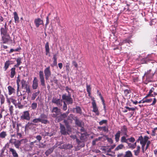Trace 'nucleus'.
I'll return each mask as SVG.
<instances>
[{
  "instance_id": "f257e3e1",
  "label": "nucleus",
  "mask_w": 157,
  "mask_h": 157,
  "mask_svg": "<svg viewBox=\"0 0 157 157\" xmlns=\"http://www.w3.org/2000/svg\"><path fill=\"white\" fill-rule=\"evenodd\" d=\"M25 98L26 96L25 94L18 96L17 103L18 104V107L19 108H21L23 105L27 104V102L24 101Z\"/></svg>"
},
{
  "instance_id": "f03ea898",
  "label": "nucleus",
  "mask_w": 157,
  "mask_h": 157,
  "mask_svg": "<svg viewBox=\"0 0 157 157\" xmlns=\"http://www.w3.org/2000/svg\"><path fill=\"white\" fill-rule=\"evenodd\" d=\"M155 73V72L152 71L151 69H149L145 72L143 78L145 77L147 81L151 82Z\"/></svg>"
},
{
  "instance_id": "7ed1b4c3",
  "label": "nucleus",
  "mask_w": 157,
  "mask_h": 157,
  "mask_svg": "<svg viewBox=\"0 0 157 157\" xmlns=\"http://www.w3.org/2000/svg\"><path fill=\"white\" fill-rule=\"evenodd\" d=\"M21 86L22 88L25 89L26 92L28 94L31 92V90L30 88V86L29 84V82H26V80L24 79L21 80Z\"/></svg>"
},
{
  "instance_id": "20e7f679",
  "label": "nucleus",
  "mask_w": 157,
  "mask_h": 157,
  "mask_svg": "<svg viewBox=\"0 0 157 157\" xmlns=\"http://www.w3.org/2000/svg\"><path fill=\"white\" fill-rule=\"evenodd\" d=\"M60 128L61 134L64 135L68 134V132L71 131V128L69 125H67V129H66L65 126L61 124H60Z\"/></svg>"
},
{
  "instance_id": "39448f33",
  "label": "nucleus",
  "mask_w": 157,
  "mask_h": 157,
  "mask_svg": "<svg viewBox=\"0 0 157 157\" xmlns=\"http://www.w3.org/2000/svg\"><path fill=\"white\" fill-rule=\"evenodd\" d=\"M13 140L11 139L10 140V142L11 143H13L15 147L17 149L19 148V147L21 145V142H24V143H26L27 141L26 139H22L20 140H17V141H13Z\"/></svg>"
},
{
  "instance_id": "423d86ee",
  "label": "nucleus",
  "mask_w": 157,
  "mask_h": 157,
  "mask_svg": "<svg viewBox=\"0 0 157 157\" xmlns=\"http://www.w3.org/2000/svg\"><path fill=\"white\" fill-rule=\"evenodd\" d=\"M62 99L65 101L68 104H72L73 103V100L71 97V95H68L66 94H64L62 96Z\"/></svg>"
},
{
  "instance_id": "0eeeda50",
  "label": "nucleus",
  "mask_w": 157,
  "mask_h": 157,
  "mask_svg": "<svg viewBox=\"0 0 157 157\" xmlns=\"http://www.w3.org/2000/svg\"><path fill=\"white\" fill-rule=\"evenodd\" d=\"M21 119L22 120H26L27 121L30 120V117L29 111H24L22 115L21 116Z\"/></svg>"
},
{
  "instance_id": "6e6552de",
  "label": "nucleus",
  "mask_w": 157,
  "mask_h": 157,
  "mask_svg": "<svg viewBox=\"0 0 157 157\" xmlns=\"http://www.w3.org/2000/svg\"><path fill=\"white\" fill-rule=\"evenodd\" d=\"M92 104L93 108V111L95 113L96 115H98L99 114V113L98 111V108L97 106L95 100H94V98H93L92 99Z\"/></svg>"
},
{
  "instance_id": "1a4fd4ad",
  "label": "nucleus",
  "mask_w": 157,
  "mask_h": 157,
  "mask_svg": "<svg viewBox=\"0 0 157 157\" xmlns=\"http://www.w3.org/2000/svg\"><path fill=\"white\" fill-rule=\"evenodd\" d=\"M44 74L45 76V79L48 80L49 77L51 76V73L50 70V68L49 66L46 68L44 71Z\"/></svg>"
},
{
  "instance_id": "9d476101",
  "label": "nucleus",
  "mask_w": 157,
  "mask_h": 157,
  "mask_svg": "<svg viewBox=\"0 0 157 157\" xmlns=\"http://www.w3.org/2000/svg\"><path fill=\"white\" fill-rule=\"evenodd\" d=\"M39 118L40 120V122L42 123L46 124L49 123V121L46 119L47 118V116L44 114H41L40 115Z\"/></svg>"
},
{
  "instance_id": "9b49d317",
  "label": "nucleus",
  "mask_w": 157,
  "mask_h": 157,
  "mask_svg": "<svg viewBox=\"0 0 157 157\" xmlns=\"http://www.w3.org/2000/svg\"><path fill=\"white\" fill-rule=\"evenodd\" d=\"M39 76L40 79L41 84L43 86H45L44 77L43 71H40L39 72Z\"/></svg>"
},
{
  "instance_id": "f8f14e48",
  "label": "nucleus",
  "mask_w": 157,
  "mask_h": 157,
  "mask_svg": "<svg viewBox=\"0 0 157 157\" xmlns=\"http://www.w3.org/2000/svg\"><path fill=\"white\" fill-rule=\"evenodd\" d=\"M53 103L56 104L57 106H61L62 105V101L60 99L53 98L52 100Z\"/></svg>"
},
{
  "instance_id": "ddd939ff",
  "label": "nucleus",
  "mask_w": 157,
  "mask_h": 157,
  "mask_svg": "<svg viewBox=\"0 0 157 157\" xmlns=\"http://www.w3.org/2000/svg\"><path fill=\"white\" fill-rule=\"evenodd\" d=\"M52 113H55L53 114V117H56L58 115L60 114V110L57 107L53 108L52 110Z\"/></svg>"
},
{
  "instance_id": "4468645a",
  "label": "nucleus",
  "mask_w": 157,
  "mask_h": 157,
  "mask_svg": "<svg viewBox=\"0 0 157 157\" xmlns=\"http://www.w3.org/2000/svg\"><path fill=\"white\" fill-rule=\"evenodd\" d=\"M2 40L4 44L7 43L10 39V36L9 34L1 36Z\"/></svg>"
},
{
  "instance_id": "2eb2a0df",
  "label": "nucleus",
  "mask_w": 157,
  "mask_h": 157,
  "mask_svg": "<svg viewBox=\"0 0 157 157\" xmlns=\"http://www.w3.org/2000/svg\"><path fill=\"white\" fill-rule=\"evenodd\" d=\"M38 85V81L36 77H35L33 80V84L32 85V87L33 90L36 89Z\"/></svg>"
},
{
  "instance_id": "dca6fc26",
  "label": "nucleus",
  "mask_w": 157,
  "mask_h": 157,
  "mask_svg": "<svg viewBox=\"0 0 157 157\" xmlns=\"http://www.w3.org/2000/svg\"><path fill=\"white\" fill-rule=\"evenodd\" d=\"M121 132L122 134L124 135L126 137L128 136V135L127 134V128L126 126L124 125L122 127H121Z\"/></svg>"
},
{
  "instance_id": "f3484780",
  "label": "nucleus",
  "mask_w": 157,
  "mask_h": 157,
  "mask_svg": "<svg viewBox=\"0 0 157 157\" xmlns=\"http://www.w3.org/2000/svg\"><path fill=\"white\" fill-rule=\"evenodd\" d=\"M34 23L36 27L37 28L39 27L40 25L43 24V21L40 18H38L35 20Z\"/></svg>"
},
{
  "instance_id": "a211bd4d",
  "label": "nucleus",
  "mask_w": 157,
  "mask_h": 157,
  "mask_svg": "<svg viewBox=\"0 0 157 157\" xmlns=\"http://www.w3.org/2000/svg\"><path fill=\"white\" fill-rule=\"evenodd\" d=\"M9 150L10 152L12 153L13 157H18V155L15 150L12 148H10Z\"/></svg>"
},
{
  "instance_id": "6ab92c4d",
  "label": "nucleus",
  "mask_w": 157,
  "mask_h": 157,
  "mask_svg": "<svg viewBox=\"0 0 157 157\" xmlns=\"http://www.w3.org/2000/svg\"><path fill=\"white\" fill-rule=\"evenodd\" d=\"M141 141H140V144H146L147 141L149 139L148 136H145L144 138L141 136Z\"/></svg>"
},
{
  "instance_id": "aec40b11",
  "label": "nucleus",
  "mask_w": 157,
  "mask_h": 157,
  "mask_svg": "<svg viewBox=\"0 0 157 157\" xmlns=\"http://www.w3.org/2000/svg\"><path fill=\"white\" fill-rule=\"evenodd\" d=\"M8 30V28H3V27L1 28L0 29L1 36L8 34L7 33Z\"/></svg>"
},
{
  "instance_id": "412c9836",
  "label": "nucleus",
  "mask_w": 157,
  "mask_h": 157,
  "mask_svg": "<svg viewBox=\"0 0 157 157\" xmlns=\"http://www.w3.org/2000/svg\"><path fill=\"white\" fill-rule=\"evenodd\" d=\"M16 73V69L15 67L12 68L10 70V77L11 78H13Z\"/></svg>"
},
{
  "instance_id": "4be33fe9",
  "label": "nucleus",
  "mask_w": 157,
  "mask_h": 157,
  "mask_svg": "<svg viewBox=\"0 0 157 157\" xmlns=\"http://www.w3.org/2000/svg\"><path fill=\"white\" fill-rule=\"evenodd\" d=\"M156 91H157V90L154 87H152L150 90L148 94L147 95L146 97H153V94H152V93Z\"/></svg>"
},
{
  "instance_id": "5701e85b",
  "label": "nucleus",
  "mask_w": 157,
  "mask_h": 157,
  "mask_svg": "<svg viewBox=\"0 0 157 157\" xmlns=\"http://www.w3.org/2000/svg\"><path fill=\"white\" fill-rule=\"evenodd\" d=\"M75 122L76 124L80 127H83L84 126V124L81 121H79L77 118H75Z\"/></svg>"
},
{
  "instance_id": "b1692460",
  "label": "nucleus",
  "mask_w": 157,
  "mask_h": 157,
  "mask_svg": "<svg viewBox=\"0 0 157 157\" xmlns=\"http://www.w3.org/2000/svg\"><path fill=\"white\" fill-rule=\"evenodd\" d=\"M121 132L120 131H118L117 132L115 135V140L116 142H118L119 140V138L120 136Z\"/></svg>"
},
{
  "instance_id": "393cba45",
  "label": "nucleus",
  "mask_w": 157,
  "mask_h": 157,
  "mask_svg": "<svg viewBox=\"0 0 157 157\" xmlns=\"http://www.w3.org/2000/svg\"><path fill=\"white\" fill-rule=\"evenodd\" d=\"M11 61L8 60L6 61V62L5 63L4 67V69L5 71H6L7 70L9 66L11 64Z\"/></svg>"
},
{
  "instance_id": "a878e982",
  "label": "nucleus",
  "mask_w": 157,
  "mask_h": 157,
  "mask_svg": "<svg viewBox=\"0 0 157 157\" xmlns=\"http://www.w3.org/2000/svg\"><path fill=\"white\" fill-rule=\"evenodd\" d=\"M140 147L139 146H138L136 147V150H134L133 152L134 153V155L136 156H138L140 153Z\"/></svg>"
},
{
  "instance_id": "bb28decb",
  "label": "nucleus",
  "mask_w": 157,
  "mask_h": 157,
  "mask_svg": "<svg viewBox=\"0 0 157 157\" xmlns=\"http://www.w3.org/2000/svg\"><path fill=\"white\" fill-rule=\"evenodd\" d=\"M9 92V94L11 95L15 92V89L10 86H9L8 87Z\"/></svg>"
},
{
  "instance_id": "cd10ccee",
  "label": "nucleus",
  "mask_w": 157,
  "mask_h": 157,
  "mask_svg": "<svg viewBox=\"0 0 157 157\" xmlns=\"http://www.w3.org/2000/svg\"><path fill=\"white\" fill-rule=\"evenodd\" d=\"M15 23H18L19 22V17L17 15L16 12H15L13 13Z\"/></svg>"
},
{
  "instance_id": "c85d7f7f",
  "label": "nucleus",
  "mask_w": 157,
  "mask_h": 157,
  "mask_svg": "<svg viewBox=\"0 0 157 157\" xmlns=\"http://www.w3.org/2000/svg\"><path fill=\"white\" fill-rule=\"evenodd\" d=\"M124 157H132V154L130 151H128L125 152Z\"/></svg>"
},
{
  "instance_id": "c756f323",
  "label": "nucleus",
  "mask_w": 157,
  "mask_h": 157,
  "mask_svg": "<svg viewBox=\"0 0 157 157\" xmlns=\"http://www.w3.org/2000/svg\"><path fill=\"white\" fill-rule=\"evenodd\" d=\"M40 93V91H38L37 92L34 93L32 94V97H31V100H34L36 98V97Z\"/></svg>"
},
{
  "instance_id": "7c9ffc66",
  "label": "nucleus",
  "mask_w": 157,
  "mask_h": 157,
  "mask_svg": "<svg viewBox=\"0 0 157 157\" xmlns=\"http://www.w3.org/2000/svg\"><path fill=\"white\" fill-rule=\"evenodd\" d=\"M45 48L46 52V54L47 55L49 53V44L48 42H47L45 44Z\"/></svg>"
},
{
  "instance_id": "2f4dec72",
  "label": "nucleus",
  "mask_w": 157,
  "mask_h": 157,
  "mask_svg": "<svg viewBox=\"0 0 157 157\" xmlns=\"http://www.w3.org/2000/svg\"><path fill=\"white\" fill-rule=\"evenodd\" d=\"M126 136H125L121 137V142L122 143H125L127 144L128 142V140L126 138Z\"/></svg>"
},
{
  "instance_id": "473e14b6",
  "label": "nucleus",
  "mask_w": 157,
  "mask_h": 157,
  "mask_svg": "<svg viewBox=\"0 0 157 157\" xmlns=\"http://www.w3.org/2000/svg\"><path fill=\"white\" fill-rule=\"evenodd\" d=\"M98 128L100 130H103L105 132H108V128L106 126L98 127Z\"/></svg>"
},
{
  "instance_id": "72a5a7b5",
  "label": "nucleus",
  "mask_w": 157,
  "mask_h": 157,
  "mask_svg": "<svg viewBox=\"0 0 157 157\" xmlns=\"http://www.w3.org/2000/svg\"><path fill=\"white\" fill-rule=\"evenodd\" d=\"M21 81L19 75L17 77L16 80V83L17 85V90H18L19 89L20 86V82Z\"/></svg>"
},
{
  "instance_id": "f704fd0d",
  "label": "nucleus",
  "mask_w": 157,
  "mask_h": 157,
  "mask_svg": "<svg viewBox=\"0 0 157 157\" xmlns=\"http://www.w3.org/2000/svg\"><path fill=\"white\" fill-rule=\"evenodd\" d=\"M7 136L6 132L3 131L0 133V137L2 138H4Z\"/></svg>"
},
{
  "instance_id": "c9c22d12",
  "label": "nucleus",
  "mask_w": 157,
  "mask_h": 157,
  "mask_svg": "<svg viewBox=\"0 0 157 157\" xmlns=\"http://www.w3.org/2000/svg\"><path fill=\"white\" fill-rule=\"evenodd\" d=\"M37 107V104L36 102L33 103L31 105V107L32 109L35 110Z\"/></svg>"
},
{
  "instance_id": "e433bc0d",
  "label": "nucleus",
  "mask_w": 157,
  "mask_h": 157,
  "mask_svg": "<svg viewBox=\"0 0 157 157\" xmlns=\"http://www.w3.org/2000/svg\"><path fill=\"white\" fill-rule=\"evenodd\" d=\"M53 149L50 148L47 150L45 152V154L47 156H48L49 154H51L53 151Z\"/></svg>"
},
{
  "instance_id": "4c0bfd02",
  "label": "nucleus",
  "mask_w": 157,
  "mask_h": 157,
  "mask_svg": "<svg viewBox=\"0 0 157 157\" xmlns=\"http://www.w3.org/2000/svg\"><path fill=\"white\" fill-rule=\"evenodd\" d=\"M77 113L81 114L82 113L81 109L80 107L78 106L76 107L75 108Z\"/></svg>"
},
{
  "instance_id": "58836bf2",
  "label": "nucleus",
  "mask_w": 157,
  "mask_h": 157,
  "mask_svg": "<svg viewBox=\"0 0 157 157\" xmlns=\"http://www.w3.org/2000/svg\"><path fill=\"white\" fill-rule=\"evenodd\" d=\"M0 99L1 104H3L4 102L5 99L4 96L1 94H0Z\"/></svg>"
},
{
  "instance_id": "ea45409f",
  "label": "nucleus",
  "mask_w": 157,
  "mask_h": 157,
  "mask_svg": "<svg viewBox=\"0 0 157 157\" xmlns=\"http://www.w3.org/2000/svg\"><path fill=\"white\" fill-rule=\"evenodd\" d=\"M131 41L128 39H127L125 40H124L122 42H120L119 43L120 45H122L124 43H129Z\"/></svg>"
},
{
  "instance_id": "a19ab883",
  "label": "nucleus",
  "mask_w": 157,
  "mask_h": 157,
  "mask_svg": "<svg viewBox=\"0 0 157 157\" xmlns=\"http://www.w3.org/2000/svg\"><path fill=\"white\" fill-rule=\"evenodd\" d=\"M11 102L15 105V106H17L18 107V104L17 103V100L14 99L13 98H12V99H11Z\"/></svg>"
},
{
  "instance_id": "79ce46f5",
  "label": "nucleus",
  "mask_w": 157,
  "mask_h": 157,
  "mask_svg": "<svg viewBox=\"0 0 157 157\" xmlns=\"http://www.w3.org/2000/svg\"><path fill=\"white\" fill-rule=\"evenodd\" d=\"M86 90L89 95L90 96V91L91 90V88L90 85H87L86 86Z\"/></svg>"
},
{
  "instance_id": "37998d69",
  "label": "nucleus",
  "mask_w": 157,
  "mask_h": 157,
  "mask_svg": "<svg viewBox=\"0 0 157 157\" xmlns=\"http://www.w3.org/2000/svg\"><path fill=\"white\" fill-rule=\"evenodd\" d=\"M124 147V145L122 144H121L118 145L115 149V150L118 151L119 150L122 149Z\"/></svg>"
},
{
  "instance_id": "c03bdc74",
  "label": "nucleus",
  "mask_w": 157,
  "mask_h": 157,
  "mask_svg": "<svg viewBox=\"0 0 157 157\" xmlns=\"http://www.w3.org/2000/svg\"><path fill=\"white\" fill-rule=\"evenodd\" d=\"M127 144H128V146L129 147V148H130L132 149H133L135 148V146L132 144L128 143Z\"/></svg>"
},
{
  "instance_id": "a18cd8bd",
  "label": "nucleus",
  "mask_w": 157,
  "mask_h": 157,
  "mask_svg": "<svg viewBox=\"0 0 157 157\" xmlns=\"http://www.w3.org/2000/svg\"><path fill=\"white\" fill-rule=\"evenodd\" d=\"M40 120L39 118H35L33 119L32 121V122L35 123H38L40 122Z\"/></svg>"
},
{
  "instance_id": "49530a36",
  "label": "nucleus",
  "mask_w": 157,
  "mask_h": 157,
  "mask_svg": "<svg viewBox=\"0 0 157 157\" xmlns=\"http://www.w3.org/2000/svg\"><path fill=\"white\" fill-rule=\"evenodd\" d=\"M65 149H71L72 147V145L70 144H65Z\"/></svg>"
},
{
  "instance_id": "de8ad7c7",
  "label": "nucleus",
  "mask_w": 157,
  "mask_h": 157,
  "mask_svg": "<svg viewBox=\"0 0 157 157\" xmlns=\"http://www.w3.org/2000/svg\"><path fill=\"white\" fill-rule=\"evenodd\" d=\"M141 145V148L142 149V151L143 153H144L145 150V146L146 144H140Z\"/></svg>"
},
{
  "instance_id": "09e8293b",
  "label": "nucleus",
  "mask_w": 157,
  "mask_h": 157,
  "mask_svg": "<svg viewBox=\"0 0 157 157\" xmlns=\"http://www.w3.org/2000/svg\"><path fill=\"white\" fill-rule=\"evenodd\" d=\"M130 142L132 143H133L135 140V138L132 137H131L130 138L127 139Z\"/></svg>"
},
{
  "instance_id": "8fccbe9b",
  "label": "nucleus",
  "mask_w": 157,
  "mask_h": 157,
  "mask_svg": "<svg viewBox=\"0 0 157 157\" xmlns=\"http://www.w3.org/2000/svg\"><path fill=\"white\" fill-rule=\"evenodd\" d=\"M152 101V99L151 98L147 99H145L144 98L143 99V101L144 102V103L145 102L150 103Z\"/></svg>"
},
{
  "instance_id": "3c124183",
  "label": "nucleus",
  "mask_w": 157,
  "mask_h": 157,
  "mask_svg": "<svg viewBox=\"0 0 157 157\" xmlns=\"http://www.w3.org/2000/svg\"><path fill=\"white\" fill-rule=\"evenodd\" d=\"M33 144H34V142H31L30 143V144L29 145H28V144H26V147H28V146H29V150H31L32 148L33 147Z\"/></svg>"
},
{
  "instance_id": "603ef678",
  "label": "nucleus",
  "mask_w": 157,
  "mask_h": 157,
  "mask_svg": "<svg viewBox=\"0 0 157 157\" xmlns=\"http://www.w3.org/2000/svg\"><path fill=\"white\" fill-rule=\"evenodd\" d=\"M21 59L20 57H18L16 59V61L17 62V63L19 65H20L21 63Z\"/></svg>"
},
{
  "instance_id": "864d4df0",
  "label": "nucleus",
  "mask_w": 157,
  "mask_h": 157,
  "mask_svg": "<svg viewBox=\"0 0 157 157\" xmlns=\"http://www.w3.org/2000/svg\"><path fill=\"white\" fill-rule=\"evenodd\" d=\"M150 144H151L150 141L148 140L147 141V143L146 144V146L145 147V150H146L147 149L148 147H149V145Z\"/></svg>"
},
{
  "instance_id": "5fc2aeb1",
  "label": "nucleus",
  "mask_w": 157,
  "mask_h": 157,
  "mask_svg": "<svg viewBox=\"0 0 157 157\" xmlns=\"http://www.w3.org/2000/svg\"><path fill=\"white\" fill-rule=\"evenodd\" d=\"M107 122L106 120H102L99 122V124L100 125H102L103 124H106Z\"/></svg>"
},
{
  "instance_id": "6e6d98bb",
  "label": "nucleus",
  "mask_w": 157,
  "mask_h": 157,
  "mask_svg": "<svg viewBox=\"0 0 157 157\" xmlns=\"http://www.w3.org/2000/svg\"><path fill=\"white\" fill-rule=\"evenodd\" d=\"M125 108L128 110V111H134L135 110V108H129L128 107L126 106Z\"/></svg>"
},
{
  "instance_id": "4d7b16f0",
  "label": "nucleus",
  "mask_w": 157,
  "mask_h": 157,
  "mask_svg": "<svg viewBox=\"0 0 157 157\" xmlns=\"http://www.w3.org/2000/svg\"><path fill=\"white\" fill-rule=\"evenodd\" d=\"M63 109L64 110H66L67 109V105L65 101H63Z\"/></svg>"
},
{
  "instance_id": "13d9d810",
  "label": "nucleus",
  "mask_w": 157,
  "mask_h": 157,
  "mask_svg": "<svg viewBox=\"0 0 157 157\" xmlns=\"http://www.w3.org/2000/svg\"><path fill=\"white\" fill-rule=\"evenodd\" d=\"M86 138V136L85 134H82V136L80 137V139L82 140H84Z\"/></svg>"
},
{
  "instance_id": "bf43d9fd",
  "label": "nucleus",
  "mask_w": 157,
  "mask_h": 157,
  "mask_svg": "<svg viewBox=\"0 0 157 157\" xmlns=\"http://www.w3.org/2000/svg\"><path fill=\"white\" fill-rule=\"evenodd\" d=\"M36 138L40 142L42 139V137L40 135H38L36 136Z\"/></svg>"
},
{
  "instance_id": "052dcab7",
  "label": "nucleus",
  "mask_w": 157,
  "mask_h": 157,
  "mask_svg": "<svg viewBox=\"0 0 157 157\" xmlns=\"http://www.w3.org/2000/svg\"><path fill=\"white\" fill-rule=\"evenodd\" d=\"M106 139L109 143L111 144L113 143V140L111 138L107 137Z\"/></svg>"
},
{
  "instance_id": "680f3d73",
  "label": "nucleus",
  "mask_w": 157,
  "mask_h": 157,
  "mask_svg": "<svg viewBox=\"0 0 157 157\" xmlns=\"http://www.w3.org/2000/svg\"><path fill=\"white\" fill-rule=\"evenodd\" d=\"M72 64L73 65L75 66V67L76 68H78V64L75 61H72Z\"/></svg>"
},
{
  "instance_id": "e2e57ef3",
  "label": "nucleus",
  "mask_w": 157,
  "mask_h": 157,
  "mask_svg": "<svg viewBox=\"0 0 157 157\" xmlns=\"http://www.w3.org/2000/svg\"><path fill=\"white\" fill-rule=\"evenodd\" d=\"M46 146V145L44 144L43 143H41L39 145L40 147L44 148Z\"/></svg>"
},
{
  "instance_id": "0e129e2a",
  "label": "nucleus",
  "mask_w": 157,
  "mask_h": 157,
  "mask_svg": "<svg viewBox=\"0 0 157 157\" xmlns=\"http://www.w3.org/2000/svg\"><path fill=\"white\" fill-rule=\"evenodd\" d=\"M13 106L11 105L9 107V110L10 112V113H12L13 112Z\"/></svg>"
},
{
  "instance_id": "69168bd1",
  "label": "nucleus",
  "mask_w": 157,
  "mask_h": 157,
  "mask_svg": "<svg viewBox=\"0 0 157 157\" xmlns=\"http://www.w3.org/2000/svg\"><path fill=\"white\" fill-rule=\"evenodd\" d=\"M12 98H7L6 101L7 103H8L9 105H10V102H11V99H12Z\"/></svg>"
},
{
  "instance_id": "338daca9",
  "label": "nucleus",
  "mask_w": 157,
  "mask_h": 157,
  "mask_svg": "<svg viewBox=\"0 0 157 157\" xmlns=\"http://www.w3.org/2000/svg\"><path fill=\"white\" fill-rule=\"evenodd\" d=\"M67 115L66 113H64L63 114H61L60 115V116L62 118V119L65 118L67 117Z\"/></svg>"
},
{
  "instance_id": "774afa93",
  "label": "nucleus",
  "mask_w": 157,
  "mask_h": 157,
  "mask_svg": "<svg viewBox=\"0 0 157 157\" xmlns=\"http://www.w3.org/2000/svg\"><path fill=\"white\" fill-rule=\"evenodd\" d=\"M156 99L155 98H154L153 101L152 103L151 104V105H153L156 103Z\"/></svg>"
}]
</instances>
